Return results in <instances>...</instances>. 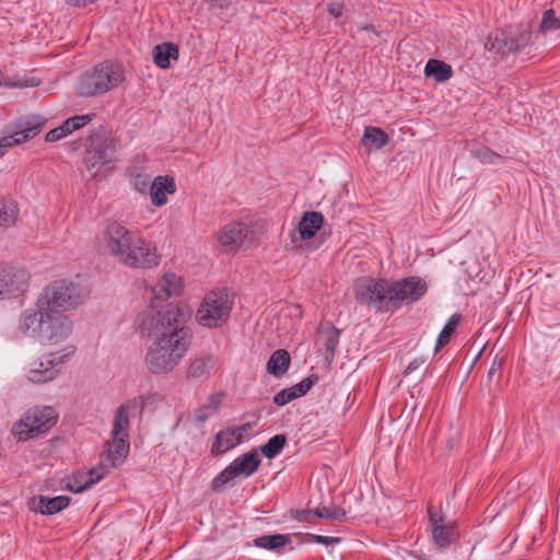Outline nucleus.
I'll return each instance as SVG.
<instances>
[{"instance_id":"54","label":"nucleus","mask_w":560,"mask_h":560,"mask_svg":"<svg viewBox=\"0 0 560 560\" xmlns=\"http://www.w3.org/2000/svg\"><path fill=\"white\" fill-rule=\"evenodd\" d=\"M364 44L368 45H374V40L372 37H369V39L364 40Z\"/></svg>"},{"instance_id":"43","label":"nucleus","mask_w":560,"mask_h":560,"mask_svg":"<svg viewBox=\"0 0 560 560\" xmlns=\"http://www.w3.org/2000/svg\"><path fill=\"white\" fill-rule=\"evenodd\" d=\"M341 540V537H329L323 535H318L317 538H314V542L325 546L336 545L339 544Z\"/></svg>"},{"instance_id":"28","label":"nucleus","mask_w":560,"mask_h":560,"mask_svg":"<svg viewBox=\"0 0 560 560\" xmlns=\"http://www.w3.org/2000/svg\"><path fill=\"white\" fill-rule=\"evenodd\" d=\"M100 480H102V475H97L92 479H86V474L84 471H77L67 479L63 489L73 493H81Z\"/></svg>"},{"instance_id":"38","label":"nucleus","mask_w":560,"mask_h":560,"mask_svg":"<svg viewBox=\"0 0 560 560\" xmlns=\"http://www.w3.org/2000/svg\"><path fill=\"white\" fill-rule=\"evenodd\" d=\"M130 182L132 184V187L135 190H137L140 194L145 195L148 190L150 191L151 186V176L139 168L135 167L130 172Z\"/></svg>"},{"instance_id":"33","label":"nucleus","mask_w":560,"mask_h":560,"mask_svg":"<svg viewBox=\"0 0 560 560\" xmlns=\"http://www.w3.org/2000/svg\"><path fill=\"white\" fill-rule=\"evenodd\" d=\"M213 366V361L210 355L196 358L190 361L189 366L187 369V377L188 378H200L210 373V370Z\"/></svg>"},{"instance_id":"35","label":"nucleus","mask_w":560,"mask_h":560,"mask_svg":"<svg viewBox=\"0 0 560 560\" xmlns=\"http://www.w3.org/2000/svg\"><path fill=\"white\" fill-rule=\"evenodd\" d=\"M287 442L288 439L285 434H276L260 447V451L266 458L272 459L281 453Z\"/></svg>"},{"instance_id":"44","label":"nucleus","mask_w":560,"mask_h":560,"mask_svg":"<svg viewBox=\"0 0 560 560\" xmlns=\"http://www.w3.org/2000/svg\"><path fill=\"white\" fill-rule=\"evenodd\" d=\"M424 364V359L423 358H417V359H413L408 365L407 368L405 369L404 371V375H409L411 374L413 371H416L417 369H419L421 365Z\"/></svg>"},{"instance_id":"32","label":"nucleus","mask_w":560,"mask_h":560,"mask_svg":"<svg viewBox=\"0 0 560 560\" xmlns=\"http://www.w3.org/2000/svg\"><path fill=\"white\" fill-rule=\"evenodd\" d=\"M460 322L462 315L459 313H455L448 318V320L442 328L440 335L438 336L435 352H438L441 348H443L450 342L452 336L456 332Z\"/></svg>"},{"instance_id":"3","label":"nucleus","mask_w":560,"mask_h":560,"mask_svg":"<svg viewBox=\"0 0 560 560\" xmlns=\"http://www.w3.org/2000/svg\"><path fill=\"white\" fill-rule=\"evenodd\" d=\"M38 310H25L19 319L20 330L43 345H56L67 339L73 323L62 312L37 305Z\"/></svg>"},{"instance_id":"19","label":"nucleus","mask_w":560,"mask_h":560,"mask_svg":"<svg viewBox=\"0 0 560 560\" xmlns=\"http://www.w3.org/2000/svg\"><path fill=\"white\" fill-rule=\"evenodd\" d=\"M0 272L8 298L16 296L27 290L30 272L25 268L3 266L0 268Z\"/></svg>"},{"instance_id":"13","label":"nucleus","mask_w":560,"mask_h":560,"mask_svg":"<svg viewBox=\"0 0 560 560\" xmlns=\"http://www.w3.org/2000/svg\"><path fill=\"white\" fill-rule=\"evenodd\" d=\"M325 218L322 212L306 211L303 213L296 229L290 232L292 248L299 253H311L319 247V244L310 242L323 228Z\"/></svg>"},{"instance_id":"23","label":"nucleus","mask_w":560,"mask_h":560,"mask_svg":"<svg viewBox=\"0 0 560 560\" xmlns=\"http://www.w3.org/2000/svg\"><path fill=\"white\" fill-rule=\"evenodd\" d=\"M176 192V183L171 175L156 176L150 186V197L152 205L162 207L167 202V195Z\"/></svg>"},{"instance_id":"14","label":"nucleus","mask_w":560,"mask_h":560,"mask_svg":"<svg viewBox=\"0 0 560 560\" xmlns=\"http://www.w3.org/2000/svg\"><path fill=\"white\" fill-rule=\"evenodd\" d=\"M46 119L39 115H27L14 122V129L8 136L0 138V158L5 148H12L35 138L44 128Z\"/></svg>"},{"instance_id":"31","label":"nucleus","mask_w":560,"mask_h":560,"mask_svg":"<svg viewBox=\"0 0 560 560\" xmlns=\"http://www.w3.org/2000/svg\"><path fill=\"white\" fill-rule=\"evenodd\" d=\"M224 397L223 393H213L209 396L208 405L200 406L195 411V420L197 422H205L212 415H214L221 405L222 398Z\"/></svg>"},{"instance_id":"42","label":"nucleus","mask_w":560,"mask_h":560,"mask_svg":"<svg viewBox=\"0 0 560 560\" xmlns=\"http://www.w3.org/2000/svg\"><path fill=\"white\" fill-rule=\"evenodd\" d=\"M328 520L346 522L347 521V512L340 506H335L332 510H330Z\"/></svg>"},{"instance_id":"10","label":"nucleus","mask_w":560,"mask_h":560,"mask_svg":"<svg viewBox=\"0 0 560 560\" xmlns=\"http://www.w3.org/2000/svg\"><path fill=\"white\" fill-rule=\"evenodd\" d=\"M58 412L50 406L30 408L23 418L14 423L12 432L18 441L25 442L47 433L58 421Z\"/></svg>"},{"instance_id":"2","label":"nucleus","mask_w":560,"mask_h":560,"mask_svg":"<svg viewBox=\"0 0 560 560\" xmlns=\"http://www.w3.org/2000/svg\"><path fill=\"white\" fill-rule=\"evenodd\" d=\"M105 240L110 253L133 268H152L160 264L156 247L136 237L124 225L112 221L106 225Z\"/></svg>"},{"instance_id":"25","label":"nucleus","mask_w":560,"mask_h":560,"mask_svg":"<svg viewBox=\"0 0 560 560\" xmlns=\"http://www.w3.org/2000/svg\"><path fill=\"white\" fill-rule=\"evenodd\" d=\"M241 439L231 428L219 431L211 445V455L220 456L241 444Z\"/></svg>"},{"instance_id":"26","label":"nucleus","mask_w":560,"mask_h":560,"mask_svg":"<svg viewBox=\"0 0 560 560\" xmlns=\"http://www.w3.org/2000/svg\"><path fill=\"white\" fill-rule=\"evenodd\" d=\"M291 364L290 353L285 349H277L267 362V372L276 378L282 377Z\"/></svg>"},{"instance_id":"5","label":"nucleus","mask_w":560,"mask_h":560,"mask_svg":"<svg viewBox=\"0 0 560 560\" xmlns=\"http://www.w3.org/2000/svg\"><path fill=\"white\" fill-rule=\"evenodd\" d=\"M125 80V69L119 62L104 60L80 75V96L92 97L105 94Z\"/></svg>"},{"instance_id":"47","label":"nucleus","mask_w":560,"mask_h":560,"mask_svg":"<svg viewBox=\"0 0 560 560\" xmlns=\"http://www.w3.org/2000/svg\"><path fill=\"white\" fill-rule=\"evenodd\" d=\"M357 30H358V32H371L377 37L381 36V32L376 31V28L372 24L358 23Z\"/></svg>"},{"instance_id":"22","label":"nucleus","mask_w":560,"mask_h":560,"mask_svg":"<svg viewBox=\"0 0 560 560\" xmlns=\"http://www.w3.org/2000/svg\"><path fill=\"white\" fill-rule=\"evenodd\" d=\"M94 114L78 115L67 118L60 126L51 129L45 136V141L55 142L92 121Z\"/></svg>"},{"instance_id":"41","label":"nucleus","mask_w":560,"mask_h":560,"mask_svg":"<svg viewBox=\"0 0 560 560\" xmlns=\"http://www.w3.org/2000/svg\"><path fill=\"white\" fill-rule=\"evenodd\" d=\"M290 516L301 523H311V518L314 517V511L312 510H290Z\"/></svg>"},{"instance_id":"4","label":"nucleus","mask_w":560,"mask_h":560,"mask_svg":"<svg viewBox=\"0 0 560 560\" xmlns=\"http://www.w3.org/2000/svg\"><path fill=\"white\" fill-rule=\"evenodd\" d=\"M144 408L145 398L142 395L128 400L117 408L112 431L113 441L106 443L107 448L101 455L103 463H108L110 466L116 467L126 459L130 448L128 434L130 415L138 411L141 416Z\"/></svg>"},{"instance_id":"18","label":"nucleus","mask_w":560,"mask_h":560,"mask_svg":"<svg viewBox=\"0 0 560 560\" xmlns=\"http://www.w3.org/2000/svg\"><path fill=\"white\" fill-rule=\"evenodd\" d=\"M254 230L242 221H232L218 232L219 243L228 250H234L244 243L254 241Z\"/></svg>"},{"instance_id":"15","label":"nucleus","mask_w":560,"mask_h":560,"mask_svg":"<svg viewBox=\"0 0 560 560\" xmlns=\"http://www.w3.org/2000/svg\"><path fill=\"white\" fill-rule=\"evenodd\" d=\"M67 353L50 352L39 360L35 361L27 373V378L32 383H47L55 380L59 374V366L65 363L75 352V347L71 346Z\"/></svg>"},{"instance_id":"11","label":"nucleus","mask_w":560,"mask_h":560,"mask_svg":"<svg viewBox=\"0 0 560 560\" xmlns=\"http://www.w3.org/2000/svg\"><path fill=\"white\" fill-rule=\"evenodd\" d=\"M115 152L113 139L107 136L103 126H98L91 130L85 140L83 162L88 171L95 176L104 165L115 161Z\"/></svg>"},{"instance_id":"51","label":"nucleus","mask_w":560,"mask_h":560,"mask_svg":"<svg viewBox=\"0 0 560 560\" xmlns=\"http://www.w3.org/2000/svg\"><path fill=\"white\" fill-rule=\"evenodd\" d=\"M86 474V479L95 478L97 475H102V479L105 476V472L103 471V468H92Z\"/></svg>"},{"instance_id":"7","label":"nucleus","mask_w":560,"mask_h":560,"mask_svg":"<svg viewBox=\"0 0 560 560\" xmlns=\"http://www.w3.org/2000/svg\"><path fill=\"white\" fill-rule=\"evenodd\" d=\"M89 295V290L78 281L59 279L44 289L37 305L65 313L80 305Z\"/></svg>"},{"instance_id":"17","label":"nucleus","mask_w":560,"mask_h":560,"mask_svg":"<svg viewBox=\"0 0 560 560\" xmlns=\"http://www.w3.org/2000/svg\"><path fill=\"white\" fill-rule=\"evenodd\" d=\"M428 516L433 541L439 548L446 549L459 538L455 524L446 522L441 511H435L432 505H429Z\"/></svg>"},{"instance_id":"6","label":"nucleus","mask_w":560,"mask_h":560,"mask_svg":"<svg viewBox=\"0 0 560 560\" xmlns=\"http://www.w3.org/2000/svg\"><path fill=\"white\" fill-rule=\"evenodd\" d=\"M533 44V32L525 24H508L488 36L485 48L505 58L523 52Z\"/></svg>"},{"instance_id":"50","label":"nucleus","mask_w":560,"mask_h":560,"mask_svg":"<svg viewBox=\"0 0 560 560\" xmlns=\"http://www.w3.org/2000/svg\"><path fill=\"white\" fill-rule=\"evenodd\" d=\"M330 514V509L328 508H317L314 510V517H319V518H327L328 520V515Z\"/></svg>"},{"instance_id":"34","label":"nucleus","mask_w":560,"mask_h":560,"mask_svg":"<svg viewBox=\"0 0 560 560\" xmlns=\"http://www.w3.org/2000/svg\"><path fill=\"white\" fill-rule=\"evenodd\" d=\"M158 288L167 298L172 295H179L183 291V285L179 278L173 272L165 273L158 283Z\"/></svg>"},{"instance_id":"52","label":"nucleus","mask_w":560,"mask_h":560,"mask_svg":"<svg viewBox=\"0 0 560 560\" xmlns=\"http://www.w3.org/2000/svg\"><path fill=\"white\" fill-rule=\"evenodd\" d=\"M501 364H502V363H501V361H500V362H497V358H495V359H494V361H493V363H492V365H491V368H490V369H489V371H488V377H489L490 380L492 378V376H493V374L495 373L497 369H498V368H501Z\"/></svg>"},{"instance_id":"39","label":"nucleus","mask_w":560,"mask_h":560,"mask_svg":"<svg viewBox=\"0 0 560 560\" xmlns=\"http://www.w3.org/2000/svg\"><path fill=\"white\" fill-rule=\"evenodd\" d=\"M341 330L336 328L334 325H329L325 331V341H324V348L326 351V354L330 358H334L336 354V349L339 343Z\"/></svg>"},{"instance_id":"49","label":"nucleus","mask_w":560,"mask_h":560,"mask_svg":"<svg viewBox=\"0 0 560 560\" xmlns=\"http://www.w3.org/2000/svg\"><path fill=\"white\" fill-rule=\"evenodd\" d=\"M97 0H68V3L72 7L85 8L89 4L96 2Z\"/></svg>"},{"instance_id":"45","label":"nucleus","mask_w":560,"mask_h":560,"mask_svg":"<svg viewBox=\"0 0 560 560\" xmlns=\"http://www.w3.org/2000/svg\"><path fill=\"white\" fill-rule=\"evenodd\" d=\"M294 537L299 540V544L304 542H314V538H317L318 535L311 533H294Z\"/></svg>"},{"instance_id":"40","label":"nucleus","mask_w":560,"mask_h":560,"mask_svg":"<svg viewBox=\"0 0 560 560\" xmlns=\"http://www.w3.org/2000/svg\"><path fill=\"white\" fill-rule=\"evenodd\" d=\"M539 28L542 33L560 30V19L556 15L553 9L544 12Z\"/></svg>"},{"instance_id":"12","label":"nucleus","mask_w":560,"mask_h":560,"mask_svg":"<svg viewBox=\"0 0 560 560\" xmlns=\"http://www.w3.org/2000/svg\"><path fill=\"white\" fill-rule=\"evenodd\" d=\"M261 464L257 450L244 453L232 460L220 474L211 481V490L215 493L222 492L225 485L232 482L236 477L245 478L254 475Z\"/></svg>"},{"instance_id":"9","label":"nucleus","mask_w":560,"mask_h":560,"mask_svg":"<svg viewBox=\"0 0 560 560\" xmlns=\"http://www.w3.org/2000/svg\"><path fill=\"white\" fill-rule=\"evenodd\" d=\"M353 292L355 300L376 312H394L393 292L390 281L373 277H360L354 281Z\"/></svg>"},{"instance_id":"46","label":"nucleus","mask_w":560,"mask_h":560,"mask_svg":"<svg viewBox=\"0 0 560 560\" xmlns=\"http://www.w3.org/2000/svg\"><path fill=\"white\" fill-rule=\"evenodd\" d=\"M328 12L334 18H340L342 15V13H343V5L341 3H338V2L329 3L328 4Z\"/></svg>"},{"instance_id":"1","label":"nucleus","mask_w":560,"mask_h":560,"mask_svg":"<svg viewBox=\"0 0 560 560\" xmlns=\"http://www.w3.org/2000/svg\"><path fill=\"white\" fill-rule=\"evenodd\" d=\"M150 310L136 317L135 326L141 336L152 340L147 348L144 363L152 374L172 372L186 355L192 342V331L187 322L192 311L186 303L170 302L154 311L161 299L154 290Z\"/></svg>"},{"instance_id":"36","label":"nucleus","mask_w":560,"mask_h":560,"mask_svg":"<svg viewBox=\"0 0 560 560\" xmlns=\"http://www.w3.org/2000/svg\"><path fill=\"white\" fill-rule=\"evenodd\" d=\"M18 213L19 208L15 201L0 199V225H13L15 223Z\"/></svg>"},{"instance_id":"21","label":"nucleus","mask_w":560,"mask_h":560,"mask_svg":"<svg viewBox=\"0 0 560 560\" xmlns=\"http://www.w3.org/2000/svg\"><path fill=\"white\" fill-rule=\"evenodd\" d=\"M319 377L317 374H311L310 376L303 378L298 384L287 387L278 392L272 401L276 406L282 407L294 399H298L304 395H306L311 388L318 382Z\"/></svg>"},{"instance_id":"20","label":"nucleus","mask_w":560,"mask_h":560,"mask_svg":"<svg viewBox=\"0 0 560 560\" xmlns=\"http://www.w3.org/2000/svg\"><path fill=\"white\" fill-rule=\"evenodd\" d=\"M70 502L71 498L68 495L49 498L40 494L28 500V508L42 515H54L68 508Z\"/></svg>"},{"instance_id":"37","label":"nucleus","mask_w":560,"mask_h":560,"mask_svg":"<svg viewBox=\"0 0 560 560\" xmlns=\"http://www.w3.org/2000/svg\"><path fill=\"white\" fill-rule=\"evenodd\" d=\"M470 153L472 158L477 159L482 164H498L503 161V156L500 153L486 145L474 149Z\"/></svg>"},{"instance_id":"16","label":"nucleus","mask_w":560,"mask_h":560,"mask_svg":"<svg viewBox=\"0 0 560 560\" xmlns=\"http://www.w3.org/2000/svg\"><path fill=\"white\" fill-rule=\"evenodd\" d=\"M394 311L402 305L419 301L428 291L427 282L417 276H410L398 281H390Z\"/></svg>"},{"instance_id":"29","label":"nucleus","mask_w":560,"mask_h":560,"mask_svg":"<svg viewBox=\"0 0 560 560\" xmlns=\"http://www.w3.org/2000/svg\"><path fill=\"white\" fill-rule=\"evenodd\" d=\"M388 141V135L383 129L373 126L365 127L361 139L363 145L373 147L376 150L385 147Z\"/></svg>"},{"instance_id":"48","label":"nucleus","mask_w":560,"mask_h":560,"mask_svg":"<svg viewBox=\"0 0 560 560\" xmlns=\"http://www.w3.org/2000/svg\"><path fill=\"white\" fill-rule=\"evenodd\" d=\"M252 424L250 423H245V424H242L240 427H230L232 429V431H234V433L240 436L241 439V442L243 441V434L244 432H246L248 429H250Z\"/></svg>"},{"instance_id":"24","label":"nucleus","mask_w":560,"mask_h":560,"mask_svg":"<svg viewBox=\"0 0 560 560\" xmlns=\"http://www.w3.org/2000/svg\"><path fill=\"white\" fill-rule=\"evenodd\" d=\"M152 58L154 63L161 69H170L171 60L179 58V47L172 42H165L154 46L152 50Z\"/></svg>"},{"instance_id":"30","label":"nucleus","mask_w":560,"mask_h":560,"mask_svg":"<svg viewBox=\"0 0 560 560\" xmlns=\"http://www.w3.org/2000/svg\"><path fill=\"white\" fill-rule=\"evenodd\" d=\"M291 542L289 534L264 535L254 539V546L268 550H279Z\"/></svg>"},{"instance_id":"53","label":"nucleus","mask_w":560,"mask_h":560,"mask_svg":"<svg viewBox=\"0 0 560 560\" xmlns=\"http://www.w3.org/2000/svg\"><path fill=\"white\" fill-rule=\"evenodd\" d=\"M38 84H39V80L32 79L27 85H30V86H37Z\"/></svg>"},{"instance_id":"27","label":"nucleus","mask_w":560,"mask_h":560,"mask_svg":"<svg viewBox=\"0 0 560 560\" xmlns=\"http://www.w3.org/2000/svg\"><path fill=\"white\" fill-rule=\"evenodd\" d=\"M424 73L427 77H433L436 82L442 83L451 79L453 69L442 60L430 59L425 65Z\"/></svg>"},{"instance_id":"8","label":"nucleus","mask_w":560,"mask_h":560,"mask_svg":"<svg viewBox=\"0 0 560 560\" xmlns=\"http://www.w3.org/2000/svg\"><path fill=\"white\" fill-rule=\"evenodd\" d=\"M234 296L228 288L208 292L196 312V320L207 328H220L230 318Z\"/></svg>"}]
</instances>
